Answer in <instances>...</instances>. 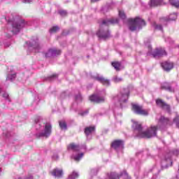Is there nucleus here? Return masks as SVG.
Segmentation results:
<instances>
[{"mask_svg":"<svg viewBox=\"0 0 179 179\" xmlns=\"http://www.w3.org/2000/svg\"><path fill=\"white\" fill-rule=\"evenodd\" d=\"M128 97H129V90L124 89L122 92L115 97V100H118L120 107L122 108V103H127V101H128Z\"/></svg>","mask_w":179,"mask_h":179,"instance_id":"nucleus-9","label":"nucleus"},{"mask_svg":"<svg viewBox=\"0 0 179 179\" xmlns=\"http://www.w3.org/2000/svg\"><path fill=\"white\" fill-rule=\"evenodd\" d=\"M132 108L135 114H138V115H149V112L138 104H133Z\"/></svg>","mask_w":179,"mask_h":179,"instance_id":"nucleus-12","label":"nucleus"},{"mask_svg":"<svg viewBox=\"0 0 179 179\" xmlns=\"http://www.w3.org/2000/svg\"><path fill=\"white\" fill-rule=\"evenodd\" d=\"M90 100L93 103H104V101H106L104 96H99L94 94L90 96Z\"/></svg>","mask_w":179,"mask_h":179,"instance_id":"nucleus-18","label":"nucleus"},{"mask_svg":"<svg viewBox=\"0 0 179 179\" xmlns=\"http://www.w3.org/2000/svg\"><path fill=\"white\" fill-rule=\"evenodd\" d=\"M153 27L156 29V30H161V31H163V27L162 26V24H157L156 23L153 24Z\"/></svg>","mask_w":179,"mask_h":179,"instance_id":"nucleus-31","label":"nucleus"},{"mask_svg":"<svg viewBox=\"0 0 179 179\" xmlns=\"http://www.w3.org/2000/svg\"><path fill=\"white\" fill-rule=\"evenodd\" d=\"M15 78H16V74L15 73L8 74L7 76L6 80H10V82H12V80H13V79H15Z\"/></svg>","mask_w":179,"mask_h":179,"instance_id":"nucleus-29","label":"nucleus"},{"mask_svg":"<svg viewBox=\"0 0 179 179\" xmlns=\"http://www.w3.org/2000/svg\"><path fill=\"white\" fill-rule=\"evenodd\" d=\"M45 58H51V57H54L52 48L49 49L48 52L45 53Z\"/></svg>","mask_w":179,"mask_h":179,"instance_id":"nucleus-26","label":"nucleus"},{"mask_svg":"<svg viewBox=\"0 0 179 179\" xmlns=\"http://www.w3.org/2000/svg\"><path fill=\"white\" fill-rule=\"evenodd\" d=\"M0 93H1V88H0Z\"/></svg>","mask_w":179,"mask_h":179,"instance_id":"nucleus-48","label":"nucleus"},{"mask_svg":"<svg viewBox=\"0 0 179 179\" xmlns=\"http://www.w3.org/2000/svg\"><path fill=\"white\" fill-rule=\"evenodd\" d=\"M89 113V111H84L80 113V115H82L83 117L85 115H87V114Z\"/></svg>","mask_w":179,"mask_h":179,"instance_id":"nucleus-42","label":"nucleus"},{"mask_svg":"<svg viewBox=\"0 0 179 179\" xmlns=\"http://www.w3.org/2000/svg\"><path fill=\"white\" fill-rule=\"evenodd\" d=\"M120 177H122L123 179H131L127 171H123L120 175L115 172L110 173L108 174L106 179H120Z\"/></svg>","mask_w":179,"mask_h":179,"instance_id":"nucleus-11","label":"nucleus"},{"mask_svg":"<svg viewBox=\"0 0 179 179\" xmlns=\"http://www.w3.org/2000/svg\"><path fill=\"white\" fill-rule=\"evenodd\" d=\"M29 50L33 51L34 52H40L43 46L40 44V41H38V38H35L31 39V41L27 42Z\"/></svg>","mask_w":179,"mask_h":179,"instance_id":"nucleus-8","label":"nucleus"},{"mask_svg":"<svg viewBox=\"0 0 179 179\" xmlns=\"http://www.w3.org/2000/svg\"><path fill=\"white\" fill-rule=\"evenodd\" d=\"M156 104L157 107H159L160 108H162V110L170 113V106L164 102V101L160 99H156Z\"/></svg>","mask_w":179,"mask_h":179,"instance_id":"nucleus-14","label":"nucleus"},{"mask_svg":"<svg viewBox=\"0 0 179 179\" xmlns=\"http://www.w3.org/2000/svg\"><path fill=\"white\" fill-rule=\"evenodd\" d=\"M173 122H176V127H178V128H179V116H177L176 117H175L173 119Z\"/></svg>","mask_w":179,"mask_h":179,"instance_id":"nucleus-37","label":"nucleus"},{"mask_svg":"<svg viewBox=\"0 0 179 179\" xmlns=\"http://www.w3.org/2000/svg\"><path fill=\"white\" fill-rule=\"evenodd\" d=\"M99 1H100V0H91V2H92V3L99 2Z\"/></svg>","mask_w":179,"mask_h":179,"instance_id":"nucleus-43","label":"nucleus"},{"mask_svg":"<svg viewBox=\"0 0 179 179\" xmlns=\"http://www.w3.org/2000/svg\"><path fill=\"white\" fill-rule=\"evenodd\" d=\"M170 155H173L174 156H178L179 150H174L173 151H171L169 154H167L165 157H164L162 159L161 166L162 169H167V167H169V165L173 163L171 162V157H170Z\"/></svg>","mask_w":179,"mask_h":179,"instance_id":"nucleus-7","label":"nucleus"},{"mask_svg":"<svg viewBox=\"0 0 179 179\" xmlns=\"http://www.w3.org/2000/svg\"><path fill=\"white\" fill-rule=\"evenodd\" d=\"M68 150H72V152H80L82 149L86 150V145H79L75 143H71L67 146Z\"/></svg>","mask_w":179,"mask_h":179,"instance_id":"nucleus-13","label":"nucleus"},{"mask_svg":"<svg viewBox=\"0 0 179 179\" xmlns=\"http://www.w3.org/2000/svg\"><path fill=\"white\" fill-rule=\"evenodd\" d=\"M129 29L131 31L141 30L143 26H146V22L142 18L136 17L134 19H129Z\"/></svg>","mask_w":179,"mask_h":179,"instance_id":"nucleus-5","label":"nucleus"},{"mask_svg":"<svg viewBox=\"0 0 179 179\" xmlns=\"http://www.w3.org/2000/svg\"><path fill=\"white\" fill-rule=\"evenodd\" d=\"M76 101H82V95L80 94L76 96Z\"/></svg>","mask_w":179,"mask_h":179,"instance_id":"nucleus-38","label":"nucleus"},{"mask_svg":"<svg viewBox=\"0 0 179 179\" xmlns=\"http://www.w3.org/2000/svg\"><path fill=\"white\" fill-rule=\"evenodd\" d=\"M112 148L115 150H122L124 149V141L122 140H115L112 143Z\"/></svg>","mask_w":179,"mask_h":179,"instance_id":"nucleus-15","label":"nucleus"},{"mask_svg":"<svg viewBox=\"0 0 179 179\" xmlns=\"http://www.w3.org/2000/svg\"><path fill=\"white\" fill-rule=\"evenodd\" d=\"M93 131H94V127H86L85 129V135L89 136L92 132H93Z\"/></svg>","mask_w":179,"mask_h":179,"instance_id":"nucleus-21","label":"nucleus"},{"mask_svg":"<svg viewBox=\"0 0 179 179\" xmlns=\"http://www.w3.org/2000/svg\"><path fill=\"white\" fill-rule=\"evenodd\" d=\"M176 20H177V14L176 13H173L169 15V17H165L161 18L160 22L163 24H166L167 22H173Z\"/></svg>","mask_w":179,"mask_h":179,"instance_id":"nucleus-16","label":"nucleus"},{"mask_svg":"<svg viewBox=\"0 0 179 179\" xmlns=\"http://www.w3.org/2000/svg\"><path fill=\"white\" fill-rule=\"evenodd\" d=\"M112 66H113L116 71H120V68H121V63L118 62H112Z\"/></svg>","mask_w":179,"mask_h":179,"instance_id":"nucleus-23","label":"nucleus"},{"mask_svg":"<svg viewBox=\"0 0 179 179\" xmlns=\"http://www.w3.org/2000/svg\"><path fill=\"white\" fill-rule=\"evenodd\" d=\"M169 3L175 8H179V0H169Z\"/></svg>","mask_w":179,"mask_h":179,"instance_id":"nucleus-27","label":"nucleus"},{"mask_svg":"<svg viewBox=\"0 0 179 179\" xmlns=\"http://www.w3.org/2000/svg\"><path fill=\"white\" fill-rule=\"evenodd\" d=\"M59 124L62 129H66V123L65 122H59Z\"/></svg>","mask_w":179,"mask_h":179,"instance_id":"nucleus-34","label":"nucleus"},{"mask_svg":"<svg viewBox=\"0 0 179 179\" xmlns=\"http://www.w3.org/2000/svg\"><path fill=\"white\" fill-rule=\"evenodd\" d=\"M22 2L23 3H31V2H33V0H22Z\"/></svg>","mask_w":179,"mask_h":179,"instance_id":"nucleus-40","label":"nucleus"},{"mask_svg":"<svg viewBox=\"0 0 179 179\" xmlns=\"http://www.w3.org/2000/svg\"><path fill=\"white\" fill-rule=\"evenodd\" d=\"M52 159H53V160H58V159H59V156H58V155H54L53 156H52Z\"/></svg>","mask_w":179,"mask_h":179,"instance_id":"nucleus-41","label":"nucleus"},{"mask_svg":"<svg viewBox=\"0 0 179 179\" xmlns=\"http://www.w3.org/2000/svg\"><path fill=\"white\" fill-rule=\"evenodd\" d=\"M52 52H53V57H57L61 54V50L52 48Z\"/></svg>","mask_w":179,"mask_h":179,"instance_id":"nucleus-28","label":"nucleus"},{"mask_svg":"<svg viewBox=\"0 0 179 179\" xmlns=\"http://www.w3.org/2000/svg\"><path fill=\"white\" fill-rule=\"evenodd\" d=\"M91 77L94 80H97V82H99V83H101L103 86L108 87L111 85L110 80L105 78L103 76H100L99 74H94L92 75Z\"/></svg>","mask_w":179,"mask_h":179,"instance_id":"nucleus-10","label":"nucleus"},{"mask_svg":"<svg viewBox=\"0 0 179 179\" xmlns=\"http://www.w3.org/2000/svg\"><path fill=\"white\" fill-rule=\"evenodd\" d=\"M167 125H173V123L170 121V119L164 116H161L158 120L157 125L151 126V127L145 131H143L142 125L137 122H133L132 128L134 129V133L138 138H153L156 136L157 129H162V128H164V127H167Z\"/></svg>","mask_w":179,"mask_h":179,"instance_id":"nucleus-1","label":"nucleus"},{"mask_svg":"<svg viewBox=\"0 0 179 179\" xmlns=\"http://www.w3.org/2000/svg\"><path fill=\"white\" fill-rule=\"evenodd\" d=\"M51 174L56 178H62L64 171L62 169H55L51 172Z\"/></svg>","mask_w":179,"mask_h":179,"instance_id":"nucleus-19","label":"nucleus"},{"mask_svg":"<svg viewBox=\"0 0 179 179\" xmlns=\"http://www.w3.org/2000/svg\"><path fill=\"white\" fill-rule=\"evenodd\" d=\"M161 66L166 72H170V71L174 68V64L172 62H164L161 64Z\"/></svg>","mask_w":179,"mask_h":179,"instance_id":"nucleus-17","label":"nucleus"},{"mask_svg":"<svg viewBox=\"0 0 179 179\" xmlns=\"http://www.w3.org/2000/svg\"><path fill=\"white\" fill-rule=\"evenodd\" d=\"M119 16L121 19H125V17H127L125 13L122 10H119Z\"/></svg>","mask_w":179,"mask_h":179,"instance_id":"nucleus-35","label":"nucleus"},{"mask_svg":"<svg viewBox=\"0 0 179 179\" xmlns=\"http://www.w3.org/2000/svg\"><path fill=\"white\" fill-rule=\"evenodd\" d=\"M152 179H156V176H154Z\"/></svg>","mask_w":179,"mask_h":179,"instance_id":"nucleus-44","label":"nucleus"},{"mask_svg":"<svg viewBox=\"0 0 179 179\" xmlns=\"http://www.w3.org/2000/svg\"><path fill=\"white\" fill-rule=\"evenodd\" d=\"M35 127L36 129H39V131L35 134L36 138H48L52 132V126L51 123L47 122L43 126V128H41V123L43 122V118L38 116L35 118Z\"/></svg>","mask_w":179,"mask_h":179,"instance_id":"nucleus-2","label":"nucleus"},{"mask_svg":"<svg viewBox=\"0 0 179 179\" xmlns=\"http://www.w3.org/2000/svg\"><path fill=\"white\" fill-rule=\"evenodd\" d=\"M162 89H165V90H168L169 92H174V88L167 85V83H165L164 85H162Z\"/></svg>","mask_w":179,"mask_h":179,"instance_id":"nucleus-24","label":"nucleus"},{"mask_svg":"<svg viewBox=\"0 0 179 179\" xmlns=\"http://www.w3.org/2000/svg\"><path fill=\"white\" fill-rule=\"evenodd\" d=\"M147 55L152 57V58H160V57H164V55H167L166 50L162 48H157L154 50H152V46H148V52Z\"/></svg>","mask_w":179,"mask_h":179,"instance_id":"nucleus-6","label":"nucleus"},{"mask_svg":"<svg viewBox=\"0 0 179 179\" xmlns=\"http://www.w3.org/2000/svg\"><path fill=\"white\" fill-rule=\"evenodd\" d=\"M118 18H112L110 20H103L102 21L100 29L96 33V35L99 38H108L110 37V31L108 29L103 30V26H108L109 24H117L118 23Z\"/></svg>","mask_w":179,"mask_h":179,"instance_id":"nucleus-4","label":"nucleus"},{"mask_svg":"<svg viewBox=\"0 0 179 179\" xmlns=\"http://www.w3.org/2000/svg\"><path fill=\"white\" fill-rule=\"evenodd\" d=\"M59 30V27L55 26L50 29V33H57Z\"/></svg>","mask_w":179,"mask_h":179,"instance_id":"nucleus-32","label":"nucleus"},{"mask_svg":"<svg viewBox=\"0 0 179 179\" xmlns=\"http://www.w3.org/2000/svg\"><path fill=\"white\" fill-rule=\"evenodd\" d=\"M3 97L6 99V100H8V101H10V99H9V94L4 92L3 94Z\"/></svg>","mask_w":179,"mask_h":179,"instance_id":"nucleus-36","label":"nucleus"},{"mask_svg":"<svg viewBox=\"0 0 179 179\" xmlns=\"http://www.w3.org/2000/svg\"><path fill=\"white\" fill-rule=\"evenodd\" d=\"M79 177V173L73 171L69 176L68 179H76Z\"/></svg>","mask_w":179,"mask_h":179,"instance_id":"nucleus-22","label":"nucleus"},{"mask_svg":"<svg viewBox=\"0 0 179 179\" xmlns=\"http://www.w3.org/2000/svg\"><path fill=\"white\" fill-rule=\"evenodd\" d=\"M153 171H156V168H154Z\"/></svg>","mask_w":179,"mask_h":179,"instance_id":"nucleus-46","label":"nucleus"},{"mask_svg":"<svg viewBox=\"0 0 179 179\" xmlns=\"http://www.w3.org/2000/svg\"><path fill=\"white\" fill-rule=\"evenodd\" d=\"M113 80L115 83H120V82H122V78L115 76L113 78Z\"/></svg>","mask_w":179,"mask_h":179,"instance_id":"nucleus-30","label":"nucleus"},{"mask_svg":"<svg viewBox=\"0 0 179 179\" xmlns=\"http://www.w3.org/2000/svg\"><path fill=\"white\" fill-rule=\"evenodd\" d=\"M1 171H2V170H1V168H0V173H1Z\"/></svg>","mask_w":179,"mask_h":179,"instance_id":"nucleus-47","label":"nucleus"},{"mask_svg":"<svg viewBox=\"0 0 179 179\" xmlns=\"http://www.w3.org/2000/svg\"><path fill=\"white\" fill-rule=\"evenodd\" d=\"M6 20H7L8 24H11V31L13 34H17L26 26L24 20H19L16 17H13L12 18L6 17Z\"/></svg>","mask_w":179,"mask_h":179,"instance_id":"nucleus-3","label":"nucleus"},{"mask_svg":"<svg viewBox=\"0 0 179 179\" xmlns=\"http://www.w3.org/2000/svg\"><path fill=\"white\" fill-rule=\"evenodd\" d=\"M163 3V0H150V6H159Z\"/></svg>","mask_w":179,"mask_h":179,"instance_id":"nucleus-20","label":"nucleus"},{"mask_svg":"<svg viewBox=\"0 0 179 179\" xmlns=\"http://www.w3.org/2000/svg\"><path fill=\"white\" fill-rule=\"evenodd\" d=\"M57 78V74H53L52 76H50L48 78V80H52V79H55Z\"/></svg>","mask_w":179,"mask_h":179,"instance_id":"nucleus-39","label":"nucleus"},{"mask_svg":"<svg viewBox=\"0 0 179 179\" xmlns=\"http://www.w3.org/2000/svg\"><path fill=\"white\" fill-rule=\"evenodd\" d=\"M58 13L60 16H66L68 15V12L65 10H59Z\"/></svg>","mask_w":179,"mask_h":179,"instance_id":"nucleus-33","label":"nucleus"},{"mask_svg":"<svg viewBox=\"0 0 179 179\" xmlns=\"http://www.w3.org/2000/svg\"><path fill=\"white\" fill-rule=\"evenodd\" d=\"M83 152L76 155H73V159L75 160V162H79L82 157H83Z\"/></svg>","mask_w":179,"mask_h":179,"instance_id":"nucleus-25","label":"nucleus"},{"mask_svg":"<svg viewBox=\"0 0 179 179\" xmlns=\"http://www.w3.org/2000/svg\"><path fill=\"white\" fill-rule=\"evenodd\" d=\"M15 179H22V178H20V177H18V178H15Z\"/></svg>","mask_w":179,"mask_h":179,"instance_id":"nucleus-45","label":"nucleus"}]
</instances>
